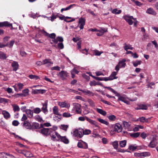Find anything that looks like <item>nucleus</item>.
Instances as JSON below:
<instances>
[{"mask_svg":"<svg viewBox=\"0 0 158 158\" xmlns=\"http://www.w3.org/2000/svg\"><path fill=\"white\" fill-rule=\"evenodd\" d=\"M118 95H116L118 97V101H121L127 104H129L130 103L129 100L131 101H134L137 100L136 98L132 99H130L129 98L127 97L125 95H120L119 93H118Z\"/></svg>","mask_w":158,"mask_h":158,"instance_id":"nucleus-1","label":"nucleus"},{"mask_svg":"<svg viewBox=\"0 0 158 158\" xmlns=\"http://www.w3.org/2000/svg\"><path fill=\"white\" fill-rule=\"evenodd\" d=\"M85 119H86L90 123L94 125L95 127H98L97 123L95 120H93L86 116H81L78 118V120L81 121H84Z\"/></svg>","mask_w":158,"mask_h":158,"instance_id":"nucleus-2","label":"nucleus"},{"mask_svg":"<svg viewBox=\"0 0 158 158\" xmlns=\"http://www.w3.org/2000/svg\"><path fill=\"white\" fill-rule=\"evenodd\" d=\"M51 139L54 141H59L61 136L57 132L53 130L50 133Z\"/></svg>","mask_w":158,"mask_h":158,"instance_id":"nucleus-3","label":"nucleus"},{"mask_svg":"<svg viewBox=\"0 0 158 158\" xmlns=\"http://www.w3.org/2000/svg\"><path fill=\"white\" fill-rule=\"evenodd\" d=\"M73 107L72 109V112L73 113H76L80 114L81 113V105L78 103H73Z\"/></svg>","mask_w":158,"mask_h":158,"instance_id":"nucleus-4","label":"nucleus"},{"mask_svg":"<svg viewBox=\"0 0 158 158\" xmlns=\"http://www.w3.org/2000/svg\"><path fill=\"white\" fill-rule=\"evenodd\" d=\"M41 32L44 34V35L45 36H47L48 35V36L52 39L50 40L51 44H52L54 43L52 40H53V39H56V38H55L56 35L55 33H52L48 34V33L44 30H42L41 31Z\"/></svg>","mask_w":158,"mask_h":158,"instance_id":"nucleus-5","label":"nucleus"},{"mask_svg":"<svg viewBox=\"0 0 158 158\" xmlns=\"http://www.w3.org/2000/svg\"><path fill=\"white\" fill-rule=\"evenodd\" d=\"M150 154L148 152H145L141 153L135 152L134 156L136 157L142 158L143 157L149 156Z\"/></svg>","mask_w":158,"mask_h":158,"instance_id":"nucleus-6","label":"nucleus"},{"mask_svg":"<svg viewBox=\"0 0 158 158\" xmlns=\"http://www.w3.org/2000/svg\"><path fill=\"white\" fill-rule=\"evenodd\" d=\"M130 25H132L133 23L132 19H135L132 16H130L128 15H125L123 17Z\"/></svg>","mask_w":158,"mask_h":158,"instance_id":"nucleus-7","label":"nucleus"},{"mask_svg":"<svg viewBox=\"0 0 158 158\" xmlns=\"http://www.w3.org/2000/svg\"><path fill=\"white\" fill-rule=\"evenodd\" d=\"M59 77L62 80H64L68 76V73L66 71L62 70L57 74Z\"/></svg>","mask_w":158,"mask_h":158,"instance_id":"nucleus-8","label":"nucleus"},{"mask_svg":"<svg viewBox=\"0 0 158 158\" xmlns=\"http://www.w3.org/2000/svg\"><path fill=\"white\" fill-rule=\"evenodd\" d=\"M53 130V129L51 128H43L41 130V132L43 135H50V133Z\"/></svg>","mask_w":158,"mask_h":158,"instance_id":"nucleus-9","label":"nucleus"},{"mask_svg":"<svg viewBox=\"0 0 158 158\" xmlns=\"http://www.w3.org/2000/svg\"><path fill=\"white\" fill-rule=\"evenodd\" d=\"M0 158H15L12 155L5 152L0 153Z\"/></svg>","mask_w":158,"mask_h":158,"instance_id":"nucleus-10","label":"nucleus"},{"mask_svg":"<svg viewBox=\"0 0 158 158\" xmlns=\"http://www.w3.org/2000/svg\"><path fill=\"white\" fill-rule=\"evenodd\" d=\"M85 18H80L79 19V28L81 29L84 28V26L85 25Z\"/></svg>","mask_w":158,"mask_h":158,"instance_id":"nucleus-11","label":"nucleus"},{"mask_svg":"<svg viewBox=\"0 0 158 158\" xmlns=\"http://www.w3.org/2000/svg\"><path fill=\"white\" fill-rule=\"evenodd\" d=\"M114 129L115 131L119 133L122 131L123 127L119 123H116L114 125Z\"/></svg>","mask_w":158,"mask_h":158,"instance_id":"nucleus-12","label":"nucleus"},{"mask_svg":"<svg viewBox=\"0 0 158 158\" xmlns=\"http://www.w3.org/2000/svg\"><path fill=\"white\" fill-rule=\"evenodd\" d=\"M43 64H46L47 66H50L53 64L50 59H47L43 60Z\"/></svg>","mask_w":158,"mask_h":158,"instance_id":"nucleus-13","label":"nucleus"},{"mask_svg":"<svg viewBox=\"0 0 158 158\" xmlns=\"http://www.w3.org/2000/svg\"><path fill=\"white\" fill-rule=\"evenodd\" d=\"M58 105L61 108L65 107L69 108L70 107V104L65 102H59Z\"/></svg>","mask_w":158,"mask_h":158,"instance_id":"nucleus-14","label":"nucleus"},{"mask_svg":"<svg viewBox=\"0 0 158 158\" xmlns=\"http://www.w3.org/2000/svg\"><path fill=\"white\" fill-rule=\"evenodd\" d=\"M43 107L41 108L42 111L45 114L48 113V111L47 109V102H45L44 103H42Z\"/></svg>","mask_w":158,"mask_h":158,"instance_id":"nucleus-15","label":"nucleus"},{"mask_svg":"<svg viewBox=\"0 0 158 158\" xmlns=\"http://www.w3.org/2000/svg\"><path fill=\"white\" fill-rule=\"evenodd\" d=\"M126 60L125 59H123L121 60H119L118 64L119 65L120 68H124L126 65L125 62Z\"/></svg>","mask_w":158,"mask_h":158,"instance_id":"nucleus-16","label":"nucleus"},{"mask_svg":"<svg viewBox=\"0 0 158 158\" xmlns=\"http://www.w3.org/2000/svg\"><path fill=\"white\" fill-rule=\"evenodd\" d=\"M148 106H150L149 105L140 104L139 106L138 107L136 108V110L142 109L147 110Z\"/></svg>","mask_w":158,"mask_h":158,"instance_id":"nucleus-17","label":"nucleus"},{"mask_svg":"<svg viewBox=\"0 0 158 158\" xmlns=\"http://www.w3.org/2000/svg\"><path fill=\"white\" fill-rule=\"evenodd\" d=\"M19 64L17 62L13 61L11 64V66L13 68V70L16 71L19 67Z\"/></svg>","mask_w":158,"mask_h":158,"instance_id":"nucleus-18","label":"nucleus"},{"mask_svg":"<svg viewBox=\"0 0 158 158\" xmlns=\"http://www.w3.org/2000/svg\"><path fill=\"white\" fill-rule=\"evenodd\" d=\"M2 114L3 115L4 118L6 119H8L10 117V114L6 110H2Z\"/></svg>","mask_w":158,"mask_h":158,"instance_id":"nucleus-19","label":"nucleus"},{"mask_svg":"<svg viewBox=\"0 0 158 158\" xmlns=\"http://www.w3.org/2000/svg\"><path fill=\"white\" fill-rule=\"evenodd\" d=\"M52 41L54 44H56L58 43V41L60 42H63L64 41V39L62 37L59 36L57 37L56 39H53Z\"/></svg>","mask_w":158,"mask_h":158,"instance_id":"nucleus-20","label":"nucleus"},{"mask_svg":"<svg viewBox=\"0 0 158 158\" xmlns=\"http://www.w3.org/2000/svg\"><path fill=\"white\" fill-rule=\"evenodd\" d=\"M10 27L11 26L12 27V24L9 23L7 21H5L2 22H0V27Z\"/></svg>","mask_w":158,"mask_h":158,"instance_id":"nucleus-21","label":"nucleus"},{"mask_svg":"<svg viewBox=\"0 0 158 158\" xmlns=\"http://www.w3.org/2000/svg\"><path fill=\"white\" fill-rule=\"evenodd\" d=\"M150 118H145L144 117H139L138 119L137 120V121L139 120V121L142 123H147L148 122V120H150Z\"/></svg>","mask_w":158,"mask_h":158,"instance_id":"nucleus-22","label":"nucleus"},{"mask_svg":"<svg viewBox=\"0 0 158 158\" xmlns=\"http://www.w3.org/2000/svg\"><path fill=\"white\" fill-rule=\"evenodd\" d=\"M46 90L44 89H35L33 90V93L34 94H43L45 92Z\"/></svg>","mask_w":158,"mask_h":158,"instance_id":"nucleus-23","label":"nucleus"},{"mask_svg":"<svg viewBox=\"0 0 158 158\" xmlns=\"http://www.w3.org/2000/svg\"><path fill=\"white\" fill-rule=\"evenodd\" d=\"M23 126L26 129H29L31 128V124L27 121H25L24 122Z\"/></svg>","mask_w":158,"mask_h":158,"instance_id":"nucleus-24","label":"nucleus"},{"mask_svg":"<svg viewBox=\"0 0 158 158\" xmlns=\"http://www.w3.org/2000/svg\"><path fill=\"white\" fill-rule=\"evenodd\" d=\"M79 90L82 91L85 95H91L92 96H94L93 93L89 90H81L80 89H79Z\"/></svg>","mask_w":158,"mask_h":158,"instance_id":"nucleus-25","label":"nucleus"},{"mask_svg":"<svg viewBox=\"0 0 158 158\" xmlns=\"http://www.w3.org/2000/svg\"><path fill=\"white\" fill-rule=\"evenodd\" d=\"M26 112L29 118H31L33 116V112L31 110L27 109Z\"/></svg>","mask_w":158,"mask_h":158,"instance_id":"nucleus-26","label":"nucleus"},{"mask_svg":"<svg viewBox=\"0 0 158 158\" xmlns=\"http://www.w3.org/2000/svg\"><path fill=\"white\" fill-rule=\"evenodd\" d=\"M60 139L59 141L63 142L65 143H69V140L68 139L66 138L65 136H62L60 137Z\"/></svg>","mask_w":158,"mask_h":158,"instance_id":"nucleus-27","label":"nucleus"},{"mask_svg":"<svg viewBox=\"0 0 158 158\" xmlns=\"http://www.w3.org/2000/svg\"><path fill=\"white\" fill-rule=\"evenodd\" d=\"M96 110L98 113L103 116H105L106 114V112L102 109L97 108L96 109Z\"/></svg>","mask_w":158,"mask_h":158,"instance_id":"nucleus-28","label":"nucleus"},{"mask_svg":"<svg viewBox=\"0 0 158 158\" xmlns=\"http://www.w3.org/2000/svg\"><path fill=\"white\" fill-rule=\"evenodd\" d=\"M146 12L149 14H152L154 15L156 14V12L151 8H149L146 11Z\"/></svg>","mask_w":158,"mask_h":158,"instance_id":"nucleus-29","label":"nucleus"},{"mask_svg":"<svg viewBox=\"0 0 158 158\" xmlns=\"http://www.w3.org/2000/svg\"><path fill=\"white\" fill-rule=\"evenodd\" d=\"M123 123L124 127L127 129L129 128L131 125V123L130 122H127L125 121H123Z\"/></svg>","mask_w":158,"mask_h":158,"instance_id":"nucleus-30","label":"nucleus"},{"mask_svg":"<svg viewBox=\"0 0 158 158\" xmlns=\"http://www.w3.org/2000/svg\"><path fill=\"white\" fill-rule=\"evenodd\" d=\"M107 31V29L106 28H103L102 29V30L101 31H99L98 30V31L97 32H98L97 33V35L98 36H100L102 35L104 33L106 32Z\"/></svg>","mask_w":158,"mask_h":158,"instance_id":"nucleus-31","label":"nucleus"},{"mask_svg":"<svg viewBox=\"0 0 158 158\" xmlns=\"http://www.w3.org/2000/svg\"><path fill=\"white\" fill-rule=\"evenodd\" d=\"M156 142L155 140H152L150 143L148 145V146L150 148H154L156 145Z\"/></svg>","mask_w":158,"mask_h":158,"instance_id":"nucleus-32","label":"nucleus"},{"mask_svg":"<svg viewBox=\"0 0 158 158\" xmlns=\"http://www.w3.org/2000/svg\"><path fill=\"white\" fill-rule=\"evenodd\" d=\"M53 111L54 114L60 115V116H61V114L59 113L58 109L56 106H55L53 107Z\"/></svg>","mask_w":158,"mask_h":158,"instance_id":"nucleus-33","label":"nucleus"},{"mask_svg":"<svg viewBox=\"0 0 158 158\" xmlns=\"http://www.w3.org/2000/svg\"><path fill=\"white\" fill-rule=\"evenodd\" d=\"M97 120L100 123L108 126L109 124V123L107 121L102 118H98Z\"/></svg>","mask_w":158,"mask_h":158,"instance_id":"nucleus-34","label":"nucleus"},{"mask_svg":"<svg viewBox=\"0 0 158 158\" xmlns=\"http://www.w3.org/2000/svg\"><path fill=\"white\" fill-rule=\"evenodd\" d=\"M23 154L27 157H31L33 156L32 154L29 151H24Z\"/></svg>","mask_w":158,"mask_h":158,"instance_id":"nucleus-35","label":"nucleus"},{"mask_svg":"<svg viewBox=\"0 0 158 158\" xmlns=\"http://www.w3.org/2000/svg\"><path fill=\"white\" fill-rule=\"evenodd\" d=\"M103 87L104 88H105V89L106 88V89H108L111 92L114 93L115 95H118V93L116 91H115L114 89H113L111 88L110 87L104 86H103Z\"/></svg>","mask_w":158,"mask_h":158,"instance_id":"nucleus-36","label":"nucleus"},{"mask_svg":"<svg viewBox=\"0 0 158 158\" xmlns=\"http://www.w3.org/2000/svg\"><path fill=\"white\" fill-rule=\"evenodd\" d=\"M117 74V72H113L109 76L110 78L111 79V80H112L114 79H116L117 78V77L116 76V75Z\"/></svg>","mask_w":158,"mask_h":158,"instance_id":"nucleus-37","label":"nucleus"},{"mask_svg":"<svg viewBox=\"0 0 158 158\" xmlns=\"http://www.w3.org/2000/svg\"><path fill=\"white\" fill-rule=\"evenodd\" d=\"M119 146L122 148L124 147L127 143V141L126 140H123L120 141L119 142Z\"/></svg>","mask_w":158,"mask_h":158,"instance_id":"nucleus-38","label":"nucleus"},{"mask_svg":"<svg viewBox=\"0 0 158 158\" xmlns=\"http://www.w3.org/2000/svg\"><path fill=\"white\" fill-rule=\"evenodd\" d=\"M83 129H80L79 130H78L77 137L81 138L83 136Z\"/></svg>","mask_w":158,"mask_h":158,"instance_id":"nucleus-39","label":"nucleus"},{"mask_svg":"<svg viewBox=\"0 0 158 158\" xmlns=\"http://www.w3.org/2000/svg\"><path fill=\"white\" fill-rule=\"evenodd\" d=\"M122 10H118L117 9H115L111 11L113 14H119L121 13Z\"/></svg>","mask_w":158,"mask_h":158,"instance_id":"nucleus-40","label":"nucleus"},{"mask_svg":"<svg viewBox=\"0 0 158 158\" xmlns=\"http://www.w3.org/2000/svg\"><path fill=\"white\" fill-rule=\"evenodd\" d=\"M107 118L110 121H114L116 119V116L114 115H111L107 116Z\"/></svg>","mask_w":158,"mask_h":158,"instance_id":"nucleus-41","label":"nucleus"},{"mask_svg":"<svg viewBox=\"0 0 158 158\" xmlns=\"http://www.w3.org/2000/svg\"><path fill=\"white\" fill-rule=\"evenodd\" d=\"M69 127V126L67 125H61L59 126L60 129H62L65 131H66L67 129Z\"/></svg>","mask_w":158,"mask_h":158,"instance_id":"nucleus-42","label":"nucleus"},{"mask_svg":"<svg viewBox=\"0 0 158 158\" xmlns=\"http://www.w3.org/2000/svg\"><path fill=\"white\" fill-rule=\"evenodd\" d=\"M29 94V89H23V96H26L28 95Z\"/></svg>","mask_w":158,"mask_h":158,"instance_id":"nucleus-43","label":"nucleus"},{"mask_svg":"<svg viewBox=\"0 0 158 158\" xmlns=\"http://www.w3.org/2000/svg\"><path fill=\"white\" fill-rule=\"evenodd\" d=\"M137 146L136 144L130 145L129 147V149L131 151H134L137 148Z\"/></svg>","mask_w":158,"mask_h":158,"instance_id":"nucleus-44","label":"nucleus"},{"mask_svg":"<svg viewBox=\"0 0 158 158\" xmlns=\"http://www.w3.org/2000/svg\"><path fill=\"white\" fill-rule=\"evenodd\" d=\"M141 62V60H137L135 62H133L132 64L135 67H137L138 65H140Z\"/></svg>","mask_w":158,"mask_h":158,"instance_id":"nucleus-45","label":"nucleus"},{"mask_svg":"<svg viewBox=\"0 0 158 158\" xmlns=\"http://www.w3.org/2000/svg\"><path fill=\"white\" fill-rule=\"evenodd\" d=\"M6 55L2 52H0V59H6Z\"/></svg>","mask_w":158,"mask_h":158,"instance_id":"nucleus-46","label":"nucleus"},{"mask_svg":"<svg viewBox=\"0 0 158 158\" xmlns=\"http://www.w3.org/2000/svg\"><path fill=\"white\" fill-rule=\"evenodd\" d=\"M80 52H81L83 54H84L86 55H87L89 51V49L86 48H85L83 49H80L79 50Z\"/></svg>","mask_w":158,"mask_h":158,"instance_id":"nucleus-47","label":"nucleus"},{"mask_svg":"<svg viewBox=\"0 0 158 158\" xmlns=\"http://www.w3.org/2000/svg\"><path fill=\"white\" fill-rule=\"evenodd\" d=\"M87 102L89 104V105L92 107H94L95 106V104L94 103L91 99H89L87 100Z\"/></svg>","mask_w":158,"mask_h":158,"instance_id":"nucleus-48","label":"nucleus"},{"mask_svg":"<svg viewBox=\"0 0 158 158\" xmlns=\"http://www.w3.org/2000/svg\"><path fill=\"white\" fill-rule=\"evenodd\" d=\"M94 54L96 56H100L101 54L103 53L102 51H99L96 50H94Z\"/></svg>","mask_w":158,"mask_h":158,"instance_id":"nucleus-49","label":"nucleus"},{"mask_svg":"<svg viewBox=\"0 0 158 158\" xmlns=\"http://www.w3.org/2000/svg\"><path fill=\"white\" fill-rule=\"evenodd\" d=\"M57 17H58L57 15H55L53 13H52V16L50 17L51 18L50 20L52 22L54 19H56Z\"/></svg>","mask_w":158,"mask_h":158,"instance_id":"nucleus-50","label":"nucleus"},{"mask_svg":"<svg viewBox=\"0 0 158 158\" xmlns=\"http://www.w3.org/2000/svg\"><path fill=\"white\" fill-rule=\"evenodd\" d=\"M28 77L31 79H34L35 80H37L39 79V77L38 76L35 75L31 74Z\"/></svg>","mask_w":158,"mask_h":158,"instance_id":"nucleus-51","label":"nucleus"},{"mask_svg":"<svg viewBox=\"0 0 158 158\" xmlns=\"http://www.w3.org/2000/svg\"><path fill=\"white\" fill-rule=\"evenodd\" d=\"M41 111V109L38 107L35 108L34 109V112L35 114H39L40 112Z\"/></svg>","mask_w":158,"mask_h":158,"instance_id":"nucleus-52","label":"nucleus"},{"mask_svg":"<svg viewBox=\"0 0 158 158\" xmlns=\"http://www.w3.org/2000/svg\"><path fill=\"white\" fill-rule=\"evenodd\" d=\"M140 134L139 132H136L131 134L130 135L132 137L137 138L139 135Z\"/></svg>","mask_w":158,"mask_h":158,"instance_id":"nucleus-53","label":"nucleus"},{"mask_svg":"<svg viewBox=\"0 0 158 158\" xmlns=\"http://www.w3.org/2000/svg\"><path fill=\"white\" fill-rule=\"evenodd\" d=\"M112 145L115 149H117L118 146V142L117 141H114L112 143Z\"/></svg>","mask_w":158,"mask_h":158,"instance_id":"nucleus-54","label":"nucleus"},{"mask_svg":"<svg viewBox=\"0 0 158 158\" xmlns=\"http://www.w3.org/2000/svg\"><path fill=\"white\" fill-rule=\"evenodd\" d=\"M131 46V45L130 44H127L126 43L124 44L123 48L124 50L126 51H127L128 49H129Z\"/></svg>","mask_w":158,"mask_h":158,"instance_id":"nucleus-55","label":"nucleus"},{"mask_svg":"<svg viewBox=\"0 0 158 158\" xmlns=\"http://www.w3.org/2000/svg\"><path fill=\"white\" fill-rule=\"evenodd\" d=\"M12 106L13 110L15 111H19L20 110V109L18 106L15 105H13Z\"/></svg>","mask_w":158,"mask_h":158,"instance_id":"nucleus-56","label":"nucleus"},{"mask_svg":"<svg viewBox=\"0 0 158 158\" xmlns=\"http://www.w3.org/2000/svg\"><path fill=\"white\" fill-rule=\"evenodd\" d=\"M72 115L68 112H65L63 113V116L65 117H71Z\"/></svg>","mask_w":158,"mask_h":158,"instance_id":"nucleus-57","label":"nucleus"},{"mask_svg":"<svg viewBox=\"0 0 158 158\" xmlns=\"http://www.w3.org/2000/svg\"><path fill=\"white\" fill-rule=\"evenodd\" d=\"M35 119L37 120L38 121L41 122L43 120L42 118L40 117L39 115H37L35 117Z\"/></svg>","mask_w":158,"mask_h":158,"instance_id":"nucleus-58","label":"nucleus"},{"mask_svg":"<svg viewBox=\"0 0 158 158\" xmlns=\"http://www.w3.org/2000/svg\"><path fill=\"white\" fill-rule=\"evenodd\" d=\"M59 116H54L53 117L54 120L57 122L59 121L60 119L61 116H60V115Z\"/></svg>","mask_w":158,"mask_h":158,"instance_id":"nucleus-59","label":"nucleus"},{"mask_svg":"<svg viewBox=\"0 0 158 158\" xmlns=\"http://www.w3.org/2000/svg\"><path fill=\"white\" fill-rule=\"evenodd\" d=\"M51 69L52 70H56L58 71H60V68L58 66H56L51 67Z\"/></svg>","mask_w":158,"mask_h":158,"instance_id":"nucleus-60","label":"nucleus"},{"mask_svg":"<svg viewBox=\"0 0 158 158\" xmlns=\"http://www.w3.org/2000/svg\"><path fill=\"white\" fill-rule=\"evenodd\" d=\"M16 85L20 90H21L23 88L24 86V85L21 83H18Z\"/></svg>","mask_w":158,"mask_h":158,"instance_id":"nucleus-61","label":"nucleus"},{"mask_svg":"<svg viewBox=\"0 0 158 158\" xmlns=\"http://www.w3.org/2000/svg\"><path fill=\"white\" fill-rule=\"evenodd\" d=\"M14 43V40H12L10 41L9 44H8V45L7 46L9 47V48L12 47L13 46Z\"/></svg>","mask_w":158,"mask_h":158,"instance_id":"nucleus-62","label":"nucleus"},{"mask_svg":"<svg viewBox=\"0 0 158 158\" xmlns=\"http://www.w3.org/2000/svg\"><path fill=\"white\" fill-rule=\"evenodd\" d=\"M91 133V131L89 130H85V131L83 130V133L84 135H88Z\"/></svg>","mask_w":158,"mask_h":158,"instance_id":"nucleus-63","label":"nucleus"},{"mask_svg":"<svg viewBox=\"0 0 158 158\" xmlns=\"http://www.w3.org/2000/svg\"><path fill=\"white\" fill-rule=\"evenodd\" d=\"M58 47L60 49H63L64 48V44L62 43H59L58 44Z\"/></svg>","mask_w":158,"mask_h":158,"instance_id":"nucleus-64","label":"nucleus"}]
</instances>
